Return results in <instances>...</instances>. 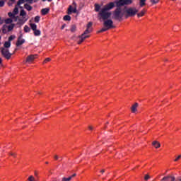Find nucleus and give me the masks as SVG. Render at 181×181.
Instances as JSON below:
<instances>
[{"label": "nucleus", "mask_w": 181, "mask_h": 181, "mask_svg": "<svg viewBox=\"0 0 181 181\" xmlns=\"http://www.w3.org/2000/svg\"><path fill=\"white\" fill-rule=\"evenodd\" d=\"M117 8L113 11L112 19L115 21H122L124 18V13L121 9V6H125V5H131L132 0H119L115 1Z\"/></svg>", "instance_id": "obj_1"}, {"label": "nucleus", "mask_w": 181, "mask_h": 181, "mask_svg": "<svg viewBox=\"0 0 181 181\" xmlns=\"http://www.w3.org/2000/svg\"><path fill=\"white\" fill-rule=\"evenodd\" d=\"M139 10L136 9L135 7H129L124 11L125 18H134L135 15H137Z\"/></svg>", "instance_id": "obj_2"}, {"label": "nucleus", "mask_w": 181, "mask_h": 181, "mask_svg": "<svg viewBox=\"0 0 181 181\" xmlns=\"http://www.w3.org/2000/svg\"><path fill=\"white\" fill-rule=\"evenodd\" d=\"M111 12L106 10L104 7L100 9L98 13V16H100V19L103 21H107V19H110L111 18Z\"/></svg>", "instance_id": "obj_3"}, {"label": "nucleus", "mask_w": 181, "mask_h": 181, "mask_svg": "<svg viewBox=\"0 0 181 181\" xmlns=\"http://www.w3.org/2000/svg\"><path fill=\"white\" fill-rule=\"evenodd\" d=\"M20 16H22L21 18H18V25H25V23L28 21V18H26V11L22 9L20 11Z\"/></svg>", "instance_id": "obj_4"}, {"label": "nucleus", "mask_w": 181, "mask_h": 181, "mask_svg": "<svg viewBox=\"0 0 181 181\" xmlns=\"http://www.w3.org/2000/svg\"><path fill=\"white\" fill-rule=\"evenodd\" d=\"M1 53L2 56L4 57V58L6 59L7 60H9V59H11V57H12V54L11 52H9V49H8L6 48L1 47Z\"/></svg>", "instance_id": "obj_5"}, {"label": "nucleus", "mask_w": 181, "mask_h": 181, "mask_svg": "<svg viewBox=\"0 0 181 181\" xmlns=\"http://www.w3.org/2000/svg\"><path fill=\"white\" fill-rule=\"evenodd\" d=\"M72 6H69L68 8V15H71L72 13H77V4L76 2H73Z\"/></svg>", "instance_id": "obj_6"}, {"label": "nucleus", "mask_w": 181, "mask_h": 181, "mask_svg": "<svg viewBox=\"0 0 181 181\" xmlns=\"http://www.w3.org/2000/svg\"><path fill=\"white\" fill-rule=\"evenodd\" d=\"M103 25L105 28H107L109 29H112L114 28V22L111 19H107V20H103Z\"/></svg>", "instance_id": "obj_7"}, {"label": "nucleus", "mask_w": 181, "mask_h": 181, "mask_svg": "<svg viewBox=\"0 0 181 181\" xmlns=\"http://www.w3.org/2000/svg\"><path fill=\"white\" fill-rule=\"evenodd\" d=\"M36 56L35 54L28 55L26 58V60L23 62V63H32L35 59H36Z\"/></svg>", "instance_id": "obj_8"}, {"label": "nucleus", "mask_w": 181, "mask_h": 181, "mask_svg": "<svg viewBox=\"0 0 181 181\" xmlns=\"http://www.w3.org/2000/svg\"><path fill=\"white\" fill-rule=\"evenodd\" d=\"M23 35H21L18 38V40L16 42V47H19V46H22V45H23V43H25V39H23Z\"/></svg>", "instance_id": "obj_9"}, {"label": "nucleus", "mask_w": 181, "mask_h": 181, "mask_svg": "<svg viewBox=\"0 0 181 181\" xmlns=\"http://www.w3.org/2000/svg\"><path fill=\"white\" fill-rule=\"evenodd\" d=\"M103 8L107 11H111V9H113V8H115V3L110 2L106 4Z\"/></svg>", "instance_id": "obj_10"}, {"label": "nucleus", "mask_w": 181, "mask_h": 181, "mask_svg": "<svg viewBox=\"0 0 181 181\" xmlns=\"http://www.w3.org/2000/svg\"><path fill=\"white\" fill-rule=\"evenodd\" d=\"M90 37V35H81L79 36V40L78 41V45H81L86 39Z\"/></svg>", "instance_id": "obj_11"}, {"label": "nucleus", "mask_w": 181, "mask_h": 181, "mask_svg": "<svg viewBox=\"0 0 181 181\" xmlns=\"http://www.w3.org/2000/svg\"><path fill=\"white\" fill-rule=\"evenodd\" d=\"M163 180H167V181H175L176 180V178L175 177H172V176H167V177H164L161 181Z\"/></svg>", "instance_id": "obj_12"}, {"label": "nucleus", "mask_w": 181, "mask_h": 181, "mask_svg": "<svg viewBox=\"0 0 181 181\" xmlns=\"http://www.w3.org/2000/svg\"><path fill=\"white\" fill-rule=\"evenodd\" d=\"M138 105H139L138 103H134V104L132 106V107H131L132 112H133V113L136 112L137 108H138Z\"/></svg>", "instance_id": "obj_13"}, {"label": "nucleus", "mask_w": 181, "mask_h": 181, "mask_svg": "<svg viewBox=\"0 0 181 181\" xmlns=\"http://www.w3.org/2000/svg\"><path fill=\"white\" fill-rule=\"evenodd\" d=\"M9 18H11V19H14L15 22H16V21H18V16H15V14L12 12H9L8 13Z\"/></svg>", "instance_id": "obj_14"}, {"label": "nucleus", "mask_w": 181, "mask_h": 181, "mask_svg": "<svg viewBox=\"0 0 181 181\" xmlns=\"http://www.w3.org/2000/svg\"><path fill=\"white\" fill-rule=\"evenodd\" d=\"M152 145L156 149H158V148H160V143H159V141H153Z\"/></svg>", "instance_id": "obj_15"}, {"label": "nucleus", "mask_w": 181, "mask_h": 181, "mask_svg": "<svg viewBox=\"0 0 181 181\" xmlns=\"http://www.w3.org/2000/svg\"><path fill=\"white\" fill-rule=\"evenodd\" d=\"M93 32V29L86 28V30L82 34L83 36H88V33H91Z\"/></svg>", "instance_id": "obj_16"}, {"label": "nucleus", "mask_w": 181, "mask_h": 181, "mask_svg": "<svg viewBox=\"0 0 181 181\" xmlns=\"http://www.w3.org/2000/svg\"><path fill=\"white\" fill-rule=\"evenodd\" d=\"M146 12V10L143 9L140 13H137L138 18H141V17L144 16L145 15Z\"/></svg>", "instance_id": "obj_17"}, {"label": "nucleus", "mask_w": 181, "mask_h": 181, "mask_svg": "<svg viewBox=\"0 0 181 181\" xmlns=\"http://www.w3.org/2000/svg\"><path fill=\"white\" fill-rule=\"evenodd\" d=\"M49 9L47 8H42L41 10L42 15H47V13H49Z\"/></svg>", "instance_id": "obj_18"}, {"label": "nucleus", "mask_w": 181, "mask_h": 181, "mask_svg": "<svg viewBox=\"0 0 181 181\" xmlns=\"http://www.w3.org/2000/svg\"><path fill=\"white\" fill-rule=\"evenodd\" d=\"M24 8H25V9H27V11H32V9L33 8L32 7V6H30L28 4H24Z\"/></svg>", "instance_id": "obj_19"}, {"label": "nucleus", "mask_w": 181, "mask_h": 181, "mask_svg": "<svg viewBox=\"0 0 181 181\" xmlns=\"http://www.w3.org/2000/svg\"><path fill=\"white\" fill-rule=\"evenodd\" d=\"M30 26L33 32L37 29V25L35 23H30Z\"/></svg>", "instance_id": "obj_20"}, {"label": "nucleus", "mask_w": 181, "mask_h": 181, "mask_svg": "<svg viewBox=\"0 0 181 181\" xmlns=\"http://www.w3.org/2000/svg\"><path fill=\"white\" fill-rule=\"evenodd\" d=\"M100 9H101V6H100V4H95V12H100Z\"/></svg>", "instance_id": "obj_21"}, {"label": "nucleus", "mask_w": 181, "mask_h": 181, "mask_svg": "<svg viewBox=\"0 0 181 181\" xmlns=\"http://www.w3.org/2000/svg\"><path fill=\"white\" fill-rule=\"evenodd\" d=\"M34 35L35 36H40V35H42V32L40 31V30H34Z\"/></svg>", "instance_id": "obj_22"}, {"label": "nucleus", "mask_w": 181, "mask_h": 181, "mask_svg": "<svg viewBox=\"0 0 181 181\" xmlns=\"http://www.w3.org/2000/svg\"><path fill=\"white\" fill-rule=\"evenodd\" d=\"M13 13L15 15H18V13H19V8H18L17 6H15V8L13 11Z\"/></svg>", "instance_id": "obj_23"}, {"label": "nucleus", "mask_w": 181, "mask_h": 181, "mask_svg": "<svg viewBox=\"0 0 181 181\" xmlns=\"http://www.w3.org/2000/svg\"><path fill=\"white\" fill-rule=\"evenodd\" d=\"M4 47H6V49H9V47H11V42L9 41L5 42Z\"/></svg>", "instance_id": "obj_24"}, {"label": "nucleus", "mask_w": 181, "mask_h": 181, "mask_svg": "<svg viewBox=\"0 0 181 181\" xmlns=\"http://www.w3.org/2000/svg\"><path fill=\"white\" fill-rule=\"evenodd\" d=\"M13 28H15V25H13V24H11L10 25H8L7 27L8 32H11V30H13Z\"/></svg>", "instance_id": "obj_25"}, {"label": "nucleus", "mask_w": 181, "mask_h": 181, "mask_svg": "<svg viewBox=\"0 0 181 181\" xmlns=\"http://www.w3.org/2000/svg\"><path fill=\"white\" fill-rule=\"evenodd\" d=\"M40 21V16H35L34 18V22H35V23H39Z\"/></svg>", "instance_id": "obj_26"}, {"label": "nucleus", "mask_w": 181, "mask_h": 181, "mask_svg": "<svg viewBox=\"0 0 181 181\" xmlns=\"http://www.w3.org/2000/svg\"><path fill=\"white\" fill-rule=\"evenodd\" d=\"M24 32H25V33L30 32V28H29V26H28V25H25L24 26Z\"/></svg>", "instance_id": "obj_27"}, {"label": "nucleus", "mask_w": 181, "mask_h": 181, "mask_svg": "<svg viewBox=\"0 0 181 181\" xmlns=\"http://www.w3.org/2000/svg\"><path fill=\"white\" fill-rule=\"evenodd\" d=\"M76 29H77V27L76 26V25H71V32H72V33H74Z\"/></svg>", "instance_id": "obj_28"}, {"label": "nucleus", "mask_w": 181, "mask_h": 181, "mask_svg": "<svg viewBox=\"0 0 181 181\" xmlns=\"http://www.w3.org/2000/svg\"><path fill=\"white\" fill-rule=\"evenodd\" d=\"M64 21H71V17L69 15H66L64 16Z\"/></svg>", "instance_id": "obj_29"}, {"label": "nucleus", "mask_w": 181, "mask_h": 181, "mask_svg": "<svg viewBox=\"0 0 181 181\" xmlns=\"http://www.w3.org/2000/svg\"><path fill=\"white\" fill-rule=\"evenodd\" d=\"M145 2H146V0H140L141 8H142L143 6H145V5H146Z\"/></svg>", "instance_id": "obj_30"}, {"label": "nucleus", "mask_w": 181, "mask_h": 181, "mask_svg": "<svg viewBox=\"0 0 181 181\" xmlns=\"http://www.w3.org/2000/svg\"><path fill=\"white\" fill-rule=\"evenodd\" d=\"M22 4H25V0H19L17 2V6H20L21 5H22Z\"/></svg>", "instance_id": "obj_31"}, {"label": "nucleus", "mask_w": 181, "mask_h": 181, "mask_svg": "<svg viewBox=\"0 0 181 181\" xmlns=\"http://www.w3.org/2000/svg\"><path fill=\"white\" fill-rule=\"evenodd\" d=\"M12 22H13L12 18H7L5 20V23H6V24L11 23Z\"/></svg>", "instance_id": "obj_32"}, {"label": "nucleus", "mask_w": 181, "mask_h": 181, "mask_svg": "<svg viewBox=\"0 0 181 181\" xmlns=\"http://www.w3.org/2000/svg\"><path fill=\"white\" fill-rule=\"evenodd\" d=\"M92 26H93V23H91V22H89L88 23V25H87V26H86V29H93L92 28Z\"/></svg>", "instance_id": "obj_33"}, {"label": "nucleus", "mask_w": 181, "mask_h": 181, "mask_svg": "<svg viewBox=\"0 0 181 181\" xmlns=\"http://www.w3.org/2000/svg\"><path fill=\"white\" fill-rule=\"evenodd\" d=\"M2 32H3V33H8V32H9V31H8V30L6 29V26H3V28H2Z\"/></svg>", "instance_id": "obj_34"}, {"label": "nucleus", "mask_w": 181, "mask_h": 181, "mask_svg": "<svg viewBox=\"0 0 181 181\" xmlns=\"http://www.w3.org/2000/svg\"><path fill=\"white\" fill-rule=\"evenodd\" d=\"M71 180V177H62V181H70Z\"/></svg>", "instance_id": "obj_35"}, {"label": "nucleus", "mask_w": 181, "mask_h": 181, "mask_svg": "<svg viewBox=\"0 0 181 181\" xmlns=\"http://www.w3.org/2000/svg\"><path fill=\"white\" fill-rule=\"evenodd\" d=\"M109 28H107V27H105V28H103L100 31L99 33H103V32H107V30H108Z\"/></svg>", "instance_id": "obj_36"}, {"label": "nucleus", "mask_w": 181, "mask_h": 181, "mask_svg": "<svg viewBox=\"0 0 181 181\" xmlns=\"http://www.w3.org/2000/svg\"><path fill=\"white\" fill-rule=\"evenodd\" d=\"M151 2L153 5H156L159 2V0H151Z\"/></svg>", "instance_id": "obj_37"}, {"label": "nucleus", "mask_w": 181, "mask_h": 181, "mask_svg": "<svg viewBox=\"0 0 181 181\" xmlns=\"http://www.w3.org/2000/svg\"><path fill=\"white\" fill-rule=\"evenodd\" d=\"M13 39H15V36L14 35H11L9 37H8V42H12V40H13Z\"/></svg>", "instance_id": "obj_38"}, {"label": "nucleus", "mask_w": 181, "mask_h": 181, "mask_svg": "<svg viewBox=\"0 0 181 181\" xmlns=\"http://www.w3.org/2000/svg\"><path fill=\"white\" fill-rule=\"evenodd\" d=\"M28 181H35V177L33 175H31L28 179Z\"/></svg>", "instance_id": "obj_39"}, {"label": "nucleus", "mask_w": 181, "mask_h": 181, "mask_svg": "<svg viewBox=\"0 0 181 181\" xmlns=\"http://www.w3.org/2000/svg\"><path fill=\"white\" fill-rule=\"evenodd\" d=\"M149 179H151V176H149V175H146L145 177H144V180H149Z\"/></svg>", "instance_id": "obj_40"}, {"label": "nucleus", "mask_w": 181, "mask_h": 181, "mask_svg": "<svg viewBox=\"0 0 181 181\" xmlns=\"http://www.w3.org/2000/svg\"><path fill=\"white\" fill-rule=\"evenodd\" d=\"M50 60H52L50 58H46L43 62V64H45V63H48V62H50Z\"/></svg>", "instance_id": "obj_41"}, {"label": "nucleus", "mask_w": 181, "mask_h": 181, "mask_svg": "<svg viewBox=\"0 0 181 181\" xmlns=\"http://www.w3.org/2000/svg\"><path fill=\"white\" fill-rule=\"evenodd\" d=\"M4 5H5V1H0V7L4 6Z\"/></svg>", "instance_id": "obj_42"}, {"label": "nucleus", "mask_w": 181, "mask_h": 181, "mask_svg": "<svg viewBox=\"0 0 181 181\" xmlns=\"http://www.w3.org/2000/svg\"><path fill=\"white\" fill-rule=\"evenodd\" d=\"M9 155H11V156H13V158H16V153H9Z\"/></svg>", "instance_id": "obj_43"}, {"label": "nucleus", "mask_w": 181, "mask_h": 181, "mask_svg": "<svg viewBox=\"0 0 181 181\" xmlns=\"http://www.w3.org/2000/svg\"><path fill=\"white\" fill-rule=\"evenodd\" d=\"M54 159H55V160H59V156H57V155L54 156Z\"/></svg>", "instance_id": "obj_44"}, {"label": "nucleus", "mask_w": 181, "mask_h": 181, "mask_svg": "<svg viewBox=\"0 0 181 181\" xmlns=\"http://www.w3.org/2000/svg\"><path fill=\"white\" fill-rule=\"evenodd\" d=\"M181 155H179L176 159L174 160V162H177L179 159H180Z\"/></svg>", "instance_id": "obj_45"}, {"label": "nucleus", "mask_w": 181, "mask_h": 181, "mask_svg": "<svg viewBox=\"0 0 181 181\" xmlns=\"http://www.w3.org/2000/svg\"><path fill=\"white\" fill-rule=\"evenodd\" d=\"M76 174L74 173L72 175L69 176V177H71V180L73 177H76Z\"/></svg>", "instance_id": "obj_46"}, {"label": "nucleus", "mask_w": 181, "mask_h": 181, "mask_svg": "<svg viewBox=\"0 0 181 181\" xmlns=\"http://www.w3.org/2000/svg\"><path fill=\"white\" fill-rule=\"evenodd\" d=\"M27 2L30 4H33V0H27Z\"/></svg>", "instance_id": "obj_47"}, {"label": "nucleus", "mask_w": 181, "mask_h": 181, "mask_svg": "<svg viewBox=\"0 0 181 181\" xmlns=\"http://www.w3.org/2000/svg\"><path fill=\"white\" fill-rule=\"evenodd\" d=\"M105 173V170H102L101 171H100V173Z\"/></svg>", "instance_id": "obj_48"}, {"label": "nucleus", "mask_w": 181, "mask_h": 181, "mask_svg": "<svg viewBox=\"0 0 181 181\" xmlns=\"http://www.w3.org/2000/svg\"><path fill=\"white\" fill-rule=\"evenodd\" d=\"M66 26V25H64L62 26L61 29H64V27Z\"/></svg>", "instance_id": "obj_49"}, {"label": "nucleus", "mask_w": 181, "mask_h": 181, "mask_svg": "<svg viewBox=\"0 0 181 181\" xmlns=\"http://www.w3.org/2000/svg\"><path fill=\"white\" fill-rule=\"evenodd\" d=\"M0 64H2V58H0Z\"/></svg>", "instance_id": "obj_50"}, {"label": "nucleus", "mask_w": 181, "mask_h": 181, "mask_svg": "<svg viewBox=\"0 0 181 181\" xmlns=\"http://www.w3.org/2000/svg\"><path fill=\"white\" fill-rule=\"evenodd\" d=\"M10 1L12 2V4H13V3H15L16 0H10Z\"/></svg>", "instance_id": "obj_51"}, {"label": "nucleus", "mask_w": 181, "mask_h": 181, "mask_svg": "<svg viewBox=\"0 0 181 181\" xmlns=\"http://www.w3.org/2000/svg\"><path fill=\"white\" fill-rule=\"evenodd\" d=\"M89 129H93V127H91V126H89Z\"/></svg>", "instance_id": "obj_52"}, {"label": "nucleus", "mask_w": 181, "mask_h": 181, "mask_svg": "<svg viewBox=\"0 0 181 181\" xmlns=\"http://www.w3.org/2000/svg\"><path fill=\"white\" fill-rule=\"evenodd\" d=\"M35 175L37 176V173L36 171L35 172Z\"/></svg>", "instance_id": "obj_53"}, {"label": "nucleus", "mask_w": 181, "mask_h": 181, "mask_svg": "<svg viewBox=\"0 0 181 181\" xmlns=\"http://www.w3.org/2000/svg\"><path fill=\"white\" fill-rule=\"evenodd\" d=\"M38 0H33V2H37Z\"/></svg>", "instance_id": "obj_54"}, {"label": "nucleus", "mask_w": 181, "mask_h": 181, "mask_svg": "<svg viewBox=\"0 0 181 181\" xmlns=\"http://www.w3.org/2000/svg\"><path fill=\"white\" fill-rule=\"evenodd\" d=\"M48 2H52L53 0H47Z\"/></svg>", "instance_id": "obj_55"}, {"label": "nucleus", "mask_w": 181, "mask_h": 181, "mask_svg": "<svg viewBox=\"0 0 181 181\" xmlns=\"http://www.w3.org/2000/svg\"><path fill=\"white\" fill-rule=\"evenodd\" d=\"M59 159H61V160L63 159V157H59Z\"/></svg>", "instance_id": "obj_56"}, {"label": "nucleus", "mask_w": 181, "mask_h": 181, "mask_svg": "<svg viewBox=\"0 0 181 181\" xmlns=\"http://www.w3.org/2000/svg\"><path fill=\"white\" fill-rule=\"evenodd\" d=\"M45 163H46V165H48V164H49V162L47 161V162H45Z\"/></svg>", "instance_id": "obj_57"}, {"label": "nucleus", "mask_w": 181, "mask_h": 181, "mask_svg": "<svg viewBox=\"0 0 181 181\" xmlns=\"http://www.w3.org/2000/svg\"><path fill=\"white\" fill-rule=\"evenodd\" d=\"M42 2H46V0H42Z\"/></svg>", "instance_id": "obj_58"}, {"label": "nucleus", "mask_w": 181, "mask_h": 181, "mask_svg": "<svg viewBox=\"0 0 181 181\" xmlns=\"http://www.w3.org/2000/svg\"><path fill=\"white\" fill-rule=\"evenodd\" d=\"M20 8H22V6H20Z\"/></svg>", "instance_id": "obj_59"}, {"label": "nucleus", "mask_w": 181, "mask_h": 181, "mask_svg": "<svg viewBox=\"0 0 181 181\" xmlns=\"http://www.w3.org/2000/svg\"><path fill=\"white\" fill-rule=\"evenodd\" d=\"M0 21H1V17H0Z\"/></svg>", "instance_id": "obj_60"}, {"label": "nucleus", "mask_w": 181, "mask_h": 181, "mask_svg": "<svg viewBox=\"0 0 181 181\" xmlns=\"http://www.w3.org/2000/svg\"><path fill=\"white\" fill-rule=\"evenodd\" d=\"M172 1H175V0H172Z\"/></svg>", "instance_id": "obj_61"}]
</instances>
